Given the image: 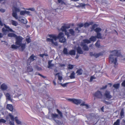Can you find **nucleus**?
Returning a JSON list of instances; mask_svg holds the SVG:
<instances>
[{"mask_svg":"<svg viewBox=\"0 0 125 125\" xmlns=\"http://www.w3.org/2000/svg\"><path fill=\"white\" fill-rule=\"evenodd\" d=\"M64 34L62 32H60L58 35L57 36L56 35L53 34L49 35L48 36L49 38H47L46 39L47 41L51 42L53 45L57 46L58 45L57 42H56L57 39H60L61 38L64 37Z\"/></svg>","mask_w":125,"mask_h":125,"instance_id":"1","label":"nucleus"},{"mask_svg":"<svg viewBox=\"0 0 125 125\" xmlns=\"http://www.w3.org/2000/svg\"><path fill=\"white\" fill-rule=\"evenodd\" d=\"M120 54V53L117 50L112 51L111 54L109 57V62L111 63H113L115 65L117 64V60L115 56H119Z\"/></svg>","mask_w":125,"mask_h":125,"instance_id":"2","label":"nucleus"},{"mask_svg":"<svg viewBox=\"0 0 125 125\" xmlns=\"http://www.w3.org/2000/svg\"><path fill=\"white\" fill-rule=\"evenodd\" d=\"M12 16L14 18L16 19H18V20L20 21L19 20H23L24 17H18L17 12L20 11V8L17 7V5L15 3H14L13 5V7L12 8Z\"/></svg>","mask_w":125,"mask_h":125,"instance_id":"3","label":"nucleus"},{"mask_svg":"<svg viewBox=\"0 0 125 125\" xmlns=\"http://www.w3.org/2000/svg\"><path fill=\"white\" fill-rule=\"evenodd\" d=\"M8 36L9 37H14L16 39V44L20 45L23 39V38L21 37L20 36H17L16 34L13 33H9Z\"/></svg>","mask_w":125,"mask_h":125,"instance_id":"4","label":"nucleus"},{"mask_svg":"<svg viewBox=\"0 0 125 125\" xmlns=\"http://www.w3.org/2000/svg\"><path fill=\"white\" fill-rule=\"evenodd\" d=\"M26 44L22 43L21 42V44L20 45L16 44H13L11 46V48L13 49H17L19 48L22 51H23L25 48Z\"/></svg>","mask_w":125,"mask_h":125,"instance_id":"5","label":"nucleus"},{"mask_svg":"<svg viewBox=\"0 0 125 125\" xmlns=\"http://www.w3.org/2000/svg\"><path fill=\"white\" fill-rule=\"evenodd\" d=\"M48 118L50 119H53L57 123V121L55 120V119L56 118H59V115L55 113H51L50 115L49 116Z\"/></svg>","mask_w":125,"mask_h":125,"instance_id":"6","label":"nucleus"},{"mask_svg":"<svg viewBox=\"0 0 125 125\" xmlns=\"http://www.w3.org/2000/svg\"><path fill=\"white\" fill-rule=\"evenodd\" d=\"M69 28V26L65 25L62 26L61 29L62 31L65 32V34L67 36L68 38L69 37V32L66 31V29Z\"/></svg>","mask_w":125,"mask_h":125,"instance_id":"7","label":"nucleus"},{"mask_svg":"<svg viewBox=\"0 0 125 125\" xmlns=\"http://www.w3.org/2000/svg\"><path fill=\"white\" fill-rule=\"evenodd\" d=\"M0 88L3 91L8 90H10V88L8 87L7 85L5 83H3L1 85Z\"/></svg>","mask_w":125,"mask_h":125,"instance_id":"8","label":"nucleus"},{"mask_svg":"<svg viewBox=\"0 0 125 125\" xmlns=\"http://www.w3.org/2000/svg\"><path fill=\"white\" fill-rule=\"evenodd\" d=\"M94 95L95 97L98 98H101L103 96L101 92L99 91H98L95 92L94 94Z\"/></svg>","mask_w":125,"mask_h":125,"instance_id":"9","label":"nucleus"},{"mask_svg":"<svg viewBox=\"0 0 125 125\" xmlns=\"http://www.w3.org/2000/svg\"><path fill=\"white\" fill-rule=\"evenodd\" d=\"M55 76L57 75L58 76V83H59L60 82V83H61L62 80H63V81H64L63 79L62 75L61 74L59 73H58L55 74Z\"/></svg>","mask_w":125,"mask_h":125,"instance_id":"10","label":"nucleus"},{"mask_svg":"<svg viewBox=\"0 0 125 125\" xmlns=\"http://www.w3.org/2000/svg\"><path fill=\"white\" fill-rule=\"evenodd\" d=\"M33 69L31 66H29L27 67V72L32 75L33 74Z\"/></svg>","mask_w":125,"mask_h":125,"instance_id":"11","label":"nucleus"},{"mask_svg":"<svg viewBox=\"0 0 125 125\" xmlns=\"http://www.w3.org/2000/svg\"><path fill=\"white\" fill-rule=\"evenodd\" d=\"M4 94L6 96L7 100H8L11 102L12 101V99L11 98V96L9 93H4Z\"/></svg>","mask_w":125,"mask_h":125,"instance_id":"12","label":"nucleus"},{"mask_svg":"<svg viewBox=\"0 0 125 125\" xmlns=\"http://www.w3.org/2000/svg\"><path fill=\"white\" fill-rule=\"evenodd\" d=\"M104 95L107 99H110L112 97V96L110 94V92L107 91H105L104 94Z\"/></svg>","mask_w":125,"mask_h":125,"instance_id":"13","label":"nucleus"},{"mask_svg":"<svg viewBox=\"0 0 125 125\" xmlns=\"http://www.w3.org/2000/svg\"><path fill=\"white\" fill-rule=\"evenodd\" d=\"M82 102V100L80 99H74L73 103L77 105H78Z\"/></svg>","mask_w":125,"mask_h":125,"instance_id":"14","label":"nucleus"},{"mask_svg":"<svg viewBox=\"0 0 125 125\" xmlns=\"http://www.w3.org/2000/svg\"><path fill=\"white\" fill-rule=\"evenodd\" d=\"M17 91H18V92L17 93V92H16V93L17 94V95H15L14 96V97H19L20 96H21V99L22 98H23L24 97V96H23V95H22L20 93V92H21V90L19 89H17Z\"/></svg>","mask_w":125,"mask_h":125,"instance_id":"15","label":"nucleus"},{"mask_svg":"<svg viewBox=\"0 0 125 125\" xmlns=\"http://www.w3.org/2000/svg\"><path fill=\"white\" fill-rule=\"evenodd\" d=\"M81 45L83 46V49L85 51L89 50V48L85 44H84L83 43H82L81 44Z\"/></svg>","mask_w":125,"mask_h":125,"instance_id":"16","label":"nucleus"},{"mask_svg":"<svg viewBox=\"0 0 125 125\" xmlns=\"http://www.w3.org/2000/svg\"><path fill=\"white\" fill-rule=\"evenodd\" d=\"M7 108L10 111H12L13 110V108L12 105L10 104H8L7 106Z\"/></svg>","mask_w":125,"mask_h":125,"instance_id":"17","label":"nucleus"},{"mask_svg":"<svg viewBox=\"0 0 125 125\" xmlns=\"http://www.w3.org/2000/svg\"><path fill=\"white\" fill-rule=\"evenodd\" d=\"M77 53L79 54H83V52L81 48L80 47H77Z\"/></svg>","mask_w":125,"mask_h":125,"instance_id":"18","label":"nucleus"},{"mask_svg":"<svg viewBox=\"0 0 125 125\" xmlns=\"http://www.w3.org/2000/svg\"><path fill=\"white\" fill-rule=\"evenodd\" d=\"M52 61V60H50L48 62V68H51L54 65L53 64L51 63Z\"/></svg>","mask_w":125,"mask_h":125,"instance_id":"19","label":"nucleus"},{"mask_svg":"<svg viewBox=\"0 0 125 125\" xmlns=\"http://www.w3.org/2000/svg\"><path fill=\"white\" fill-rule=\"evenodd\" d=\"M14 119L17 124H21V122L18 119L17 117H15L14 118Z\"/></svg>","mask_w":125,"mask_h":125,"instance_id":"20","label":"nucleus"},{"mask_svg":"<svg viewBox=\"0 0 125 125\" xmlns=\"http://www.w3.org/2000/svg\"><path fill=\"white\" fill-rule=\"evenodd\" d=\"M66 41V39L64 37L60 38L59 39V42L62 43H64Z\"/></svg>","mask_w":125,"mask_h":125,"instance_id":"21","label":"nucleus"},{"mask_svg":"<svg viewBox=\"0 0 125 125\" xmlns=\"http://www.w3.org/2000/svg\"><path fill=\"white\" fill-rule=\"evenodd\" d=\"M29 58L31 61H33L36 59V57L35 56L32 54L30 57Z\"/></svg>","mask_w":125,"mask_h":125,"instance_id":"22","label":"nucleus"},{"mask_svg":"<svg viewBox=\"0 0 125 125\" xmlns=\"http://www.w3.org/2000/svg\"><path fill=\"white\" fill-rule=\"evenodd\" d=\"M11 22L12 25L15 26H16L18 24V23L17 22L12 20L11 21Z\"/></svg>","mask_w":125,"mask_h":125,"instance_id":"23","label":"nucleus"},{"mask_svg":"<svg viewBox=\"0 0 125 125\" xmlns=\"http://www.w3.org/2000/svg\"><path fill=\"white\" fill-rule=\"evenodd\" d=\"M96 36H92L90 38V40L91 41L95 42L96 40Z\"/></svg>","mask_w":125,"mask_h":125,"instance_id":"24","label":"nucleus"},{"mask_svg":"<svg viewBox=\"0 0 125 125\" xmlns=\"http://www.w3.org/2000/svg\"><path fill=\"white\" fill-rule=\"evenodd\" d=\"M83 43L84 44H85V43H91L90 41V40L88 39H84L83 40V42H82L81 43Z\"/></svg>","mask_w":125,"mask_h":125,"instance_id":"25","label":"nucleus"},{"mask_svg":"<svg viewBox=\"0 0 125 125\" xmlns=\"http://www.w3.org/2000/svg\"><path fill=\"white\" fill-rule=\"evenodd\" d=\"M8 117V118H9V117H10L11 120L13 121H14V117L13 115H12L11 114H9L8 116L6 118Z\"/></svg>","mask_w":125,"mask_h":125,"instance_id":"26","label":"nucleus"},{"mask_svg":"<svg viewBox=\"0 0 125 125\" xmlns=\"http://www.w3.org/2000/svg\"><path fill=\"white\" fill-rule=\"evenodd\" d=\"M94 30L97 33H100V32L101 31L102 29L100 28H95Z\"/></svg>","mask_w":125,"mask_h":125,"instance_id":"27","label":"nucleus"},{"mask_svg":"<svg viewBox=\"0 0 125 125\" xmlns=\"http://www.w3.org/2000/svg\"><path fill=\"white\" fill-rule=\"evenodd\" d=\"M6 119L7 121L9 122V123L10 125H14V121H10L9 119L8 118V117L6 118Z\"/></svg>","mask_w":125,"mask_h":125,"instance_id":"28","label":"nucleus"},{"mask_svg":"<svg viewBox=\"0 0 125 125\" xmlns=\"http://www.w3.org/2000/svg\"><path fill=\"white\" fill-rule=\"evenodd\" d=\"M69 54L71 55H74L75 54V51L73 50H72L70 51Z\"/></svg>","mask_w":125,"mask_h":125,"instance_id":"29","label":"nucleus"},{"mask_svg":"<svg viewBox=\"0 0 125 125\" xmlns=\"http://www.w3.org/2000/svg\"><path fill=\"white\" fill-rule=\"evenodd\" d=\"M91 56H94L95 57L97 58L99 56V55L93 52H91L90 53Z\"/></svg>","mask_w":125,"mask_h":125,"instance_id":"30","label":"nucleus"},{"mask_svg":"<svg viewBox=\"0 0 125 125\" xmlns=\"http://www.w3.org/2000/svg\"><path fill=\"white\" fill-rule=\"evenodd\" d=\"M96 37L98 39H102L103 38L102 34L100 32L97 33V36Z\"/></svg>","mask_w":125,"mask_h":125,"instance_id":"31","label":"nucleus"},{"mask_svg":"<svg viewBox=\"0 0 125 125\" xmlns=\"http://www.w3.org/2000/svg\"><path fill=\"white\" fill-rule=\"evenodd\" d=\"M75 75L74 72H73L70 76V77L71 79H74L75 78Z\"/></svg>","mask_w":125,"mask_h":125,"instance_id":"32","label":"nucleus"},{"mask_svg":"<svg viewBox=\"0 0 125 125\" xmlns=\"http://www.w3.org/2000/svg\"><path fill=\"white\" fill-rule=\"evenodd\" d=\"M83 73V70L82 69H80L77 70L76 71V73H77V75H81Z\"/></svg>","mask_w":125,"mask_h":125,"instance_id":"33","label":"nucleus"},{"mask_svg":"<svg viewBox=\"0 0 125 125\" xmlns=\"http://www.w3.org/2000/svg\"><path fill=\"white\" fill-rule=\"evenodd\" d=\"M85 102H82V103L80 105V106H86V108L88 109L89 108L88 105L87 104H85Z\"/></svg>","mask_w":125,"mask_h":125,"instance_id":"34","label":"nucleus"},{"mask_svg":"<svg viewBox=\"0 0 125 125\" xmlns=\"http://www.w3.org/2000/svg\"><path fill=\"white\" fill-rule=\"evenodd\" d=\"M120 120L119 119H117L116 121L114 123L113 125H120Z\"/></svg>","mask_w":125,"mask_h":125,"instance_id":"35","label":"nucleus"},{"mask_svg":"<svg viewBox=\"0 0 125 125\" xmlns=\"http://www.w3.org/2000/svg\"><path fill=\"white\" fill-rule=\"evenodd\" d=\"M124 110L123 109H121L120 113V116L122 118H123L124 116Z\"/></svg>","mask_w":125,"mask_h":125,"instance_id":"36","label":"nucleus"},{"mask_svg":"<svg viewBox=\"0 0 125 125\" xmlns=\"http://www.w3.org/2000/svg\"><path fill=\"white\" fill-rule=\"evenodd\" d=\"M63 52L64 54L67 55L69 54V53L68 52L67 49V48H64L63 51Z\"/></svg>","mask_w":125,"mask_h":125,"instance_id":"37","label":"nucleus"},{"mask_svg":"<svg viewBox=\"0 0 125 125\" xmlns=\"http://www.w3.org/2000/svg\"><path fill=\"white\" fill-rule=\"evenodd\" d=\"M95 45L96 47L98 48L100 47V41L99 40H98L95 43Z\"/></svg>","mask_w":125,"mask_h":125,"instance_id":"38","label":"nucleus"},{"mask_svg":"<svg viewBox=\"0 0 125 125\" xmlns=\"http://www.w3.org/2000/svg\"><path fill=\"white\" fill-rule=\"evenodd\" d=\"M97 27V25L96 24H94L92 26L91 28V31H93L94 30L95 28Z\"/></svg>","mask_w":125,"mask_h":125,"instance_id":"39","label":"nucleus"},{"mask_svg":"<svg viewBox=\"0 0 125 125\" xmlns=\"http://www.w3.org/2000/svg\"><path fill=\"white\" fill-rule=\"evenodd\" d=\"M91 116H93V117H92V118L94 119H97L98 117V116L97 115H96L93 114H92Z\"/></svg>","mask_w":125,"mask_h":125,"instance_id":"40","label":"nucleus"},{"mask_svg":"<svg viewBox=\"0 0 125 125\" xmlns=\"http://www.w3.org/2000/svg\"><path fill=\"white\" fill-rule=\"evenodd\" d=\"M69 33L72 35H74V31L72 29H70L69 30Z\"/></svg>","mask_w":125,"mask_h":125,"instance_id":"41","label":"nucleus"},{"mask_svg":"<svg viewBox=\"0 0 125 125\" xmlns=\"http://www.w3.org/2000/svg\"><path fill=\"white\" fill-rule=\"evenodd\" d=\"M23 18L24 19L23 20H19L21 22L25 24L27 23V21L26 20L25 18Z\"/></svg>","mask_w":125,"mask_h":125,"instance_id":"42","label":"nucleus"},{"mask_svg":"<svg viewBox=\"0 0 125 125\" xmlns=\"http://www.w3.org/2000/svg\"><path fill=\"white\" fill-rule=\"evenodd\" d=\"M120 84L119 83L114 84L113 85V87L116 89H118L119 86Z\"/></svg>","mask_w":125,"mask_h":125,"instance_id":"43","label":"nucleus"},{"mask_svg":"<svg viewBox=\"0 0 125 125\" xmlns=\"http://www.w3.org/2000/svg\"><path fill=\"white\" fill-rule=\"evenodd\" d=\"M26 41L28 43H29L31 42V40L30 38L28 36H27L26 38Z\"/></svg>","mask_w":125,"mask_h":125,"instance_id":"44","label":"nucleus"},{"mask_svg":"<svg viewBox=\"0 0 125 125\" xmlns=\"http://www.w3.org/2000/svg\"><path fill=\"white\" fill-rule=\"evenodd\" d=\"M68 83H65L62 84L61 83H59V84H61V85L63 87H65L67 86Z\"/></svg>","mask_w":125,"mask_h":125,"instance_id":"45","label":"nucleus"},{"mask_svg":"<svg viewBox=\"0 0 125 125\" xmlns=\"http://www.w3.org/2000/svg\"><path fill=\"white\" fill-rule=\"evenodd\" d=\"M57 111L58 113L60 115V116L62 117V113L58 109H57Z\"/></svg>","mask_w":125,"mask_h":125,"instance_id":"46","label":"nucleus"},{"mask_svg":"<svg viewBox=\"0 0 125 125\" xmlns=\"http://www.w3.org/2000/svg\"><path fill=\"white\" fill-rule=\"evenodd\" d=\"M96 79V77L94 76H91V77L90 79V82H92L93 80L95 79Z\"/></svg>","mask_w":125,"mask_h":125,"instance_id":"47","label":"nucleus"},{"mask_svg":"<svg viewBox=\"0 0 125 125\" xmlns=\"http://www.w3.org/2000/svg\"><path fill=\"white\" fill-rule=\"evenodd\" d=\"M74 66V65H73L69 64L68 65V68L69 69H71L73 68Z\"/></svg>","mask_w":125,"mask_h":125,"instance_id":"48","label":"nucleus"},{"mask_svg":"<svg viewBox=\"0 0 125 125\" xmlns=\"http://www.w3.org/2000/svg\"><path fill=\"white\" fill-rule=\"evenodd\" d=\"M6 121L5 120L3 119H0V123H4L6 122Z\"/></svg>","mask_w":125,"mask_h":125,"instance_id":"49","label":"nucleus"},{"mask_svg":"<svg viewBox=\"0 0 125 125\" xmlns=\"http://www.w3.org/2000/svg\"><path fill=\"white\" fill-rule=\"evenodd\" d=\"M25 14V10H22L20 12V14L21 15H24Z\"/></svg>","mask_w":125,"mask_h":125,"instance_id":"50","label":"nucleus"},{"mask_svg":"<svg viewBox=\"0 0 125 125\" xmlns=\"http://www.w3.org/2000/svg\"><path fill=\"white\" fill-rule=\"evenodd\" d=\"M77 26H78L79 28H81L83 26V23H81L78 24Z\"/></svg>","mask_w":125,"mask_h":125,"instance_id":"51","label":"nucleus"},{"mask_svg":"<svg viewBox=\"0 0 125 125\" xmlns=\"http://www.w3.org/2000/svg\"><path fill=\"white\" fill-rule=\"evenodd\" d=\"M32 61H31V60H30V59L29 58L27 61V64L28 65H30V63H31V62Z\"/></svg>","mask_w":125,"mask_h":125,"instance_id":"52","label":"nucleus"},{"mask_svg":"<svg viewBox=\"0 0 125 125\" xmlns=\"http://www.w3.org/2000/svg\"><path fill=\"white\" fill-rule=\"evenodd\" d=\"M58 2L59 3H61L62 4H65V3L63 2L62 0H58Z\"/></svg>","mask_w":125,"mask_h":125,"instance_id":"53","label":"nucleus"},{"mask_svg":"<svg viewBox=\"0 0 125 125\" xmlns=\"http://www.w3.org/2000/svg\"><path fill=\"white\" fill-rule=\"evenodd\" d=\"M90 25V24L88 23H85L84 24V27H87Z\"/></svg>","mask_w":125,"mask_h":125,"instance_id":"54","label":"nucleus"},{"mask_svg":"<svg viewBox=\"0 0 125 125\" xmlns=\"http://www.w3.org/2000/svg\"><path fill=\"white\" fill-rule=\"evenodd\" d=\"M0 11L1 12L3 13L5 12V10L1 8H0Z\"/></svg>","mask_w":125,"mask_h":125,"instance_id":"55","label":"nucleus"},{"mask_svg":"<svg viewBox=\"0 0 125 125\" xmlns=\"http://www.w3.org/2000/svg\"><path fill=\"white\" fill-rule=\"evenodd\" d=\"M27 10H31V11H35V10L34 9V8H29L27 9Z\"/></svg>","mask_w":125,"mask_h":125,"instance_id":"56","label":"nucleus"},{"mask_svg":"<svg viewBox=\"0 0 125 125\" xmlns=\"http://www.w3.org/2000/svg\"><path fill=\"white\" fill-rule=\"evenodd\" d=\"M122 86L125 87V80L122 83Z\"/></svg>","mask_w":125,"mask_h":125,"instance_id":"57","label":"nucleus"},{"mask_svg":"<svg viewBox=\"0 0 125 125\" xmlns=\"http://www.w3.org/2000/svg\"><path fill=\"white\" fill-rule=\"evenodd\" d=\"M74 99H73H73L69 98V99H68V101H70L72 102H73V103Z\"/></svg>","mask_w":125,"mask_h":125,"instance_id":"58","label":"nucleus"},{"mask_svg":"<svg viewBox=\"0 0 125 125\" xmlns=\"http://www.w3.org/2000/svg\"><path fill=\"white\" fill-rule=\"evenodd\" d=\"M107 87V85H106L104 86H103L102 88H101V89H106Z\"/></svg>","mask_w":125,"mask_h":125,"instance_id":"59","label":"nucleus"},{"mask_svg":"<svg viewBox=\"0 0 125 125\" xmlns=\"http://www.w3.org/2000/svg\"><path fill=\"white\" fill-rule=\"evenodd\" d=\"M25 14H26L28 15H29L30 14V12L28 11L25 10Z\"/></svg>","mask_w":125,"mask_h":125,"instance_id":"60","label":"nucleus"},{"mask_svg":"<svg viewBox=\"0 0 125 125\" xmlns=\"http://www.w3.org/2000/svg\"><path fill=\"white\" fill-rule=\"evenodd\" d=\"M78 29L79 27L76 28L75 29V30L76 31H77V32L78 33H79V30Z\"/></svg>","mask_w":125,"mask_h":125,"instance_id":"61","label":"nucleus"},{"mask_svg":"<svg viewBox=\"0 0 125 125\" xmlns=\"http://www.w3.org/2000/svg\"><path fill=\"white\" fill-rule=\"evenodd\" d=\"M104 103H105L106 104H108V102H107V101H104Z\"/></svg>","mask_w":125,"mask_h":125,"instance_id":"62","label":"nucleus"},{"mask_svg":"<svg viewBox=\"0 0 125 125\" xmlns=\"http://www.w3.org/2000/svg\"><path fill=\"white\" fill-rule=\"evenodd\" d=\"M53 83L54 84V85H56V83L55 80H54V81H53Z\"/></svg>","mask_w":125,"mask_h":125,"instance_id":"63","label":"nucleus"},{"mask_svg":"<svg viewBox=\"0 0 125 125\" xmlns=\"http://www.w3.org/2000/svg\"><path fill=\"white\" fill-rule=\"evenodd\" d=\"M3 36V35L2 33H0V38H2Z\"/></svg>","mask_w":125,"mask_h":125,"instance_id":"64","label":"nucleus"}]
</instances>
